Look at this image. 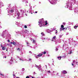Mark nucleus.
I'll return each mask as SVG.
<instances>
[{"instance_id":"nucleus-1","label":"nucleus","mask_w":78,"mask_h":78,"mask_svg":"<svg viewBox=\"0 0 78 78\" xmlns=\"http://www.w3.org/2000/svg\"><path fill=\"white\" fill-rule=\"evenodd\" d=\"M38 23H39V25L40 27H44V25H45V24H44V23L42 22V21H39Z\"/></svg>"},{"instance_id":"nucleus-2","label":"nucleus","mask_w":78,"mask_h":78,"mask_svg":"<svg viewBox=\"0 0 78 78\" xmlns=\"http://www.w3.org/2000/svg\"><path fill=\"white\" fill-rule=\"evenodd\" d=\"M64 27V25H62L61 26V27L60 28V31H62L64 30H65V28Z\"/></svg>"},{"instance_id":"nucleus-3","label":"nucleus","mask_w":78,"mask_h":78,"mask_svg":"<svg viewBox=\"0 0 78 78\" xmlns=\"http://www.w3.org/2000/svg\"><path fill=\"white\" fill-rule=\"evenodd\" d=\"M62 73L64 74H66L67 73V72L66 70H64L62 71Z\"/></svg>"},{"instance_id":"nucleus-4","label":"nucleus","mask_w":78,"mask_h":78,"mask_svg":"<svg viewBox=\"0 0 78 78\" xmlns=\"http://www.w3.org/2000/svg\"><path fill=\"white\" fill-rule=\"evenodd\" d=\"M42 56V54H39L38 55H37V56Z\"/></svg>"},{"instance_id":"nucleus-5","label":"nucleus","mask_w":78,"mask_h":78,"mask_svg":"<svg viewBox=\"0 0 78 78\" xmlns=\"http://www.w3.org/2000/svg\"><path fill=\"white\" fill-rule=\"evenodd\" d=\"M5 47H3L2 48V50H5Z\"/></svg>"},{"instance_id":"nucleus-6","label":"nucleus","mask_w":78,"mask_h":78,"mask_svg":"<svg viewBox=\"0 0 78 78\" xmlns=\"http://www.w3.org/2000/svg\"><path fill=\"white\" fill-rule=\"evenodd\" d=\"M57 58L59 60H61V56H60V57H58Z\"/></svg>"},{"instance_id":"nucleus-7","label":"nucleus","mask_w":78,"mask_h":78,"mask_svg":"<svg viewBox=\"0 0 78 78\" xmlns=\"http://www.w3.org/2000/svg\"><path fill=\"white\" fill-rule=\"evenodd\" d=\"M77 27H78V26H74V28H75V29H76V28H77Z\"/></svg>"},{"instance_id":"nucleus-8","label":"nucleus","mask_w":78,"mask_h":78,"mask_svg":"<svg viewBox=\"0 0 78 78\" xmlns=\"http://www.w3.org/2000/svg\"><path fill=\"white\" fill-rule=\"evenodd\" d=\"M47 24H48V23H47V21H46L45 25H47Z\"/></svg>"},{"instance_id":"nucleus-9","label":"nucleus","mask_w":78,"mask_h":78,"mask_svg":"<svg viewBox=\"0 0 78 78\" xmlns=\"http://www.w3.org/2000/svg\"><path fill=\"white\" fill-rule=\"evenodd\" d=\"M69 30V27H66V28H65V30Z\"/></svg>"},{"instance_id":"nucleus-10","label":"nucleus","mask_w":78,"mask_h":78,"mask_svg":"<svg viewBox=\"0 0 78 78\" xmlns=\"http://www.w3.org/2000/svg\"><path fill=\"white\" fill-rule=\"evenodd\" d=\"M72 51H70V52L69 53H68V54H72V53L73 52H72Z\"/></svg>"},{"instance_id":"nucleus-11","label":"nucleus","mask_w":78,"mask_h":78,"mask_svg":"<svg viewBox=\"0 0 78 78\" xmlns=\"http://www.w3.org/2000/svg\"><path fill=\"white\" fill-rule=\"evenodd\" d=\"M12 44H13V45H16V42H14V41H13Z\"/></svg>"},{"instance_id":"nucleus-12","label":"nucleus","mask_w":78,"mask_h":78,"mask_svg":"<svg viewBox=\"0 0 78 78\" xmlns=\"http://www.w3.org/2000/svg\"><path fill=\"white\" fill-rule=\"evenodd\" d=\"M42 53H43V54H44V55H45V54H46V52H45V51L43 52Z\"/></svg>"},{"instance_id":"nucleus-13","label":"nucleus","mask_w":78,"mask_h":78,"mask_svg":"<svg viewBox=\"0 0 78 78\" xmlns=\"http://www.w3.org/2000/svg\"><path fill=\"white\" fill-rule=\"evenodd\" d=\"M53 39H56V36H54V37H53Z\"/></svg>"},{"instance_id":"nucleus-14","label":"nucleus","mask_w":78,"mask_h":78,"mask_svg":"<svg viewBox=\"0 0 78 78\" xmlns=\"http://www.w3.org/2000/svg\"><path fill=\"white\" fill-rule=\"evenodd\" d=\"M11 12H14V10H11Z\"/></svg>"},{"instance_id":"nucleus-15","label":"nucleus","mask_w":78,"mask_h":78,"mask_svg":"<svg viewBox=\"0 0 78 78\" xmlns=\"http://www.w3.org/2000/svg\"><path fill=\"white\" fill-rule=\"evenodd\" d=\"M24 27L25 28H27V26L25 25L24 26Z\"/></svg>"},{"instance_id":"nucleus-16","label":"nucleus","mask_w":78,"mask_h":78,"mask_svg":"<svg viewBox=\"0 0 78 78\" xmlns=\"http://www.w3.org/2000/svg\"><path fill=\"white\" fill-rule=\"evenodd\" d=\"M26 78H30V76H27Z\"/></svg>"},{"instance_id":"nucleus-17","label":"nucleus","mask_w":78,"mask_h":78,"mask_svg":"<svg viewBox=\"0 0 78 78\" xmlns=\"http://www.w3.org/2000/svg\"><path fill=\"white\" fill-rule=\"evenodd\" d=\"M33 42L34 43H35L36 42V41H35V40H33Z\"/></svg>"},{"instance_id":"nucleus-18","label":"nucleus","mask_w":78,"mask_h":78,"mask_svg":"<svg viewBox=\"0 0 78 78\" xmlns=\"http://www.w3.org/2000/svg\"><path fill=\"white\" fill-rule=\"evenodd\" d=\"M41 34H42V36H44V34L43 33H41Z\"/></svg>"},{"instance_id":"nucleus-19","label":"nucleus","mask_w":78,"mask_h":78,"mask_svg":"<svg viewBox=\"0 0 78 78\" xmlns=\"http://www.w3.org/2000/svg\"><path fill=\"white\" fill-rule=\"evenodd\" d=\"M58 48H56V51H58Z\"/></svg>"},{"instance_id":"nucleus-20","label":"nucleus","mask_w":78,"mask_h":78,"mask_svg":"<svg viewBox=\"0 0 78 78\" xmlns=\"http://www.w3.org/2000/svg\"><path fill=\"white\" fill-rule=\"evenodd\" d=\"M22 71H24V70H25V69L24 68H23L22 69Z\"/></svg>"},{"instance_id":"nucleus-21","label":"nucleus","mask_w":78,"mask_h":78,"mask_svg":"<svg viewBox=\"0 0 78 78\" xmlns=\"http://www.w3.org/2000/svg\"><path fill=\"white\" fill-rule=\"evenodd\" d=\"M41 67H38V69H41Z\"/></svg>"},{"instance_id":"nucleus-22","label":"nucleus","mask_w":78,"mask_h":78,"mask_svg":"<svg viewBox=\"0 0 78 78\" xmlns=\"http://www.w3.org/2000/svg\"><path fill=\"white\" fill-rule=\"evenodd\" d=\"M19 13H17V15H18V17H19Z\"/></svg>"},{"instance_id":"nucleus-23","label":"nucleus","mask_w":78,"mask_h":78,"mask_svg":"<svg viewBox=\"0 0 78 78\" xmlns=\"http://www.w3.org/2000/svg\"><path fill=\"white\" fill-rule=\"evenodd\" d=\"M0 45H1V47H2H2H3V45L0 44Z\"/></svg>"},{"instance_id":"nucleus-24","label":"nucleus","mask_w":78,"mask_h":78,"mask_svg":"<svg viewBox=\"0 0 78 78\" xmlns=\"http://www.w3.org/2000/svg\"><path fill=\"white\" fill-rule=\"evenodd\" d=\"M8 42H10V41H9V40H8Z\"/></svg>"},{"instance_id":"nucleus-25","label":"nucleus","mask_w":78,"mask_h":78,"mask_svg":"<svg viewBox=\"0 0 78 78\" xmlns=\"http://www.w3.org/2000/svg\"><path fill=\"white\" fill-rule=\"evenodd\" d=\"M26 43H27V45H28V44H29V43H28V42H26Z\"/></svg>"},{"instance_id":"nucleus-26","label":"nucleus","mask_w":78,"mask_h":78,"mask_svg":"<svg viewBox=\"0 0 78 78\" xmlns=\"http://www.w3.org/2000/svg\"><path fill=\"white\" fill-rule=\"evenodd\" d=\"M63 25H65V23H63Z\"/></svg>"},{"instance_id":"nucleus-27","label":"nucleus","mask_w":78,"mask_h":78,"mask_svg":"<svg viewBox=\"0 0 78 78\" xmlns=\"http://www.w3.org/2000/svg\"><path fill=\"white\" fill-rule=\"evenodd\" d=\"M0 75H2V76H4V75H3L2 74V73L0 74Z\"/></svg>"},{"instance_id":"nucleus-28","label":"nucleus","mask_w":78,"mask_h":78,"mask_svg":"<svg viewBox=\"0 0 78 78\" xmlns=\"http://www.w3.org/2000/svg\"><path fill=\"white\" fill-rule=\"evenodd\" d=\"M72 66H74V64H73V63H72Z\"/></svg>"},{"instance_id":"nucleus-29","label":"nucleus","mask_w":78,"mask_h":78,"mask_svg":"<svg viewBox=\"0 0 78 78\" xmlns=\"http://www.w3.org/2000/svg\"><path fill=\"white\" fill-rule=\"evenodd\" d=\"M56 32H55V34L58 33V31H57V30H56Z\"/></svg>"},{"instance_id":"nucleus-30","label":"nucleus","mask_w":78,"mask_h":78,"mask_svg":"<svg viewBox=\"0 0 78 78\" xmlns=\"http://www.w3.org/2000/svg\"><path fill=\"white\" fill-rule=\"evenodd\" d=\"M75 62V60H73V62Z\"/></svg>"},{"instance_id":"nucleus-31","label":"nucleus","mask_w":78,"mask_h":78,"mask_svg":"<svg viewBox=\"0 0 78 78\" xmlns=\"http://www.w3.org/2000/svg\"><path fill=\"white\" fill-rule=\"evenodd\" d=\"M62 35H60V37H62Z\"/></svg>"},{"instance_id":"nucleus-32","label":"nucleus","mask_w":78,"mask_h":78,"mask_svg":"<svg viewBox=\"0 0 78 78\" xmlns=\"http://www.w3.org/2000/svg\"><path fill=\"white\" fill-rule=\"evenodd\" d=\"M48 72L49 73H50V70L48 71Z\"/></svg>"},{"instance_id":"nucleus-33","label":"nucleus","mask_w":78,"mask_h":78,"mask_svg":"<svg viewBox=\"0 0 78 78\" xmlns=\"http://www.w3.org/2000/svg\"><path fill=\"white\" fill-rule=\"evenodd\" d=\"M35 13H37V12L36 11Z\"/></svg>"},{"instance_id":"nucleus-34","label":"nucleus","mask_w":78,"mask_h":78,"mask_svg":"<svg viewBox=\"0 0 78 78\" xmlns=\"http://www.w3.org/2000/svg\"><path fill=\"white\" fill-rule=\"evenodd\" d=\"M17 50H20V48H18L17 49Z\"/></svg>"},{"instance_id":"nucleus-35","label":"nucleus","mask_w":78,"mask_h":78,"mask_svg":"<svg viewBox=\"0 0 78 78\" xmlns=\"http://www.w3.org/2000/svg\"><path fill=\"white\" fill-rule=\"evenodd\" d=\"M29 59V61H31V59Z\"/></svg>"},{"instance_id":"nucleus-36","label":"nucleus","mask_w":78,"mask_h":78,"mask_svg":"<svg viewBox=\"0 0 78 78\" xmlns=\"http://www.w3.org/2000/svg\"><path fill=\"white\" fill-rule=\"evenodd\" d=\"M36 66L37 67H38V66L37 65H36Z\"/></svg>"},{"instance_id":"nucleus-37","label":"nucleus","mask_w":78,"mask_h":78,"mask_svg":"<svg viewBox=\"0 0 78 78\" xmlns=\"http://www.w3.org/2000/svg\"><path fill=\"white\" fill-rule=\"evenodd\" d=\"M13 76H16V75H14V74H13Z\"/></svg>"},{"instance_id":"nucleus-38","label":"nucleus","mask_w":78,"mask_h":78,"mask_svg":"<svg viewBox=\"0 0 78 78\" xmlns=\"http://www.w3.org/2000/svg\"><path fill=\"white\" fill-rule=\"evenodd\" d=\"M16 78H19V77H17Z\"/></svg>"},{"instance_id":"nucleus-39","label":"nucleus","mask_w":78,"mask_h":78,"mask_svg":"<svg viewBox=\"0 0 78 78\" xmlns=\"http://www.w3.org/2000/svg\"><path fill=\"white\" fill-rule=\"evenodd\" d=\"M10 43L11 44H12L13 42H11Z\"/></svg>"},{"instance_id":"nucleus-40","label":"nucleus","mask_w":78,"mask_h":78,"mask_svg":"<svg viewBox=\"0 0 78 78\" xmlns=\"http://www.w3.org/2000/svg\"><path fill=\"white\" fill-rule=\"evenodd\" d=\"M6 51H8V49L6 50Z\"/></svg>"},{"instance_id":"nucleus-41","label":"nucleus","mask_w":78,"mask_h":78,"mask_svg":"<svg viewBox=\"0 0 78 78\" xmlns=\"http://www.w3.org/2000/svg\"><path fill=\"white\" fill-rule=\"evenodd\" d=\"M5 58H6V57H5Z\"/></svg>"},{"instance_id":"nucleus-42","label":"nucleus","mask_w":78,"mask_h":78,"mask_svg":"<svg viewBox=\"0 0 78 78\" xmlns=\"http://www.w3.org/2000/svg\"><path fill=\"white\" fill-rule=\"evenodd\" d=\"M44 20V19H42V20Z\"/></svg>"},{"instance_id":"nucleus-43","label":"nucleus","mask_w":78,"mask_h":78,"mask_svg":"<svg viewBox=\"0 0 78 78\" xmlns=\"http://www.w3.org/2000/svg\"><path fill=\"white\" fill-rule=\"evenodd\" d=\"M31 14H33V13H31Z\"/></svg>"},{"instance_id":"nucleus-44","label":"nucleus","mask_w":78,"mask_h":78,"mask_svg":"<svg viewBox=\"0 0 78 78\" xmlns=\"http://www.w3.org/2000/svg\"><path fill=\"white\" fill-rule=\"evenodd\" d=\"M17 19H18V17H17Z\"/></svg>"},{"instance_id":"nucleus-45","label":"nucleus","mask_w":78,"mask_h":78,"mask_svg":"<svg viewBox=\"0 0 78 78\" xmlns=\"http://www.w3.org/2000/svg\"><path fill=\"white\" fill-rule=\"evenodd\" d=\"M17 19H18V17H17Z\"/></svg>"}]
</instances>
